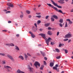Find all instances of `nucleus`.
Instances as JSON below:
<instances>
[{"mask_svg":"<svg viewBox=\"0 0 73 73\" xmlns=\"http://www.w3.org/2000/svg\"><path fill=\"white\" fill-rule=\"evenodd\" d=\"M4 68L7 69V72H10L13 69L10 66H4Z\"/></svg>","mask_w":73,"mask_h":73,"instance_id":"obj_1","label":"nucleus"},{"mask_svg":"<svg viewBox=\"0 0 73 73\" xmlns=\"http://www.w3.org/2000/svg\"><path fill=\"white\" fill-rule=\"evenodd\" d=\"M72 37V35L70 32L68 33L67 34L65 35V38H70Z\"/></svg>","mask_w":73,"mask_h":73,"instance_id":"obj_2","label":"nucleus"},{"mask_svg":"<svg viewBox=\"0 0 73 73\" xmlns=\"http://www.w3.org/2000/svg\"><path fill=\"white\" fill-rule=\"evenodd\" d=\"M34 65L36 66V68H38L37 66H38L39 67L40 66V64L38 62L36 61L35 62V63L34 64Z\"/></svg>","mask_w":73,"mask_h":73,"instance_id":"obj_3","label":"nucleus"},{"mask_svg":"<svg viewBox=\"0 0 73 73\" xmlns=\"http://www.w3.org/2000/svg\"><path fill=\"white\" fill-rule=\"evenodd\" d=\"M51 2H52V3L54 4V5L55 6H56L58 8H62V7L60 6H59L57 5V3H56L54 2L53 1V0H51Z\"/></svg>","mask_w":73,"mask_h":73,"instance_id":"obj_4","label":"nucleus"},{"mask_svg":"<svg viewBox=\"0 0 73 73\" xmlns=\"http://www.w3.org/2000/svg\"><path fill=\"white\" fill-rule=\"evenodd\" d=\"M39 36H41L42 38H44V40H45V41H46V36H46V35L45 34H44L43 33H41V34H39Z\"/></svg>","mask_w":73,"mask_h":73,"instance_id":"obj_5","label":"nucleus"},{"mask_svg":"<svg viewBox=\"0 0 73 73\" xmlns=\"http://www.w3.org/2000/svg\"><path fill=\"white\" fill-rule=\"evenodd\" d=\"M7 57H8V58H9L11 61H14V59L11 56V55H9V54H7Z\"/></svg>","mask_w":73,"mask_h":73,"instance_id":"obj_6","label":"nucleus"},{"mask_svg":"<svg viewBox=\"0 0 73 73\" xmlns=\"http://www.w3.org/2000/svg\"><path fill=\"white\" fill-rule=\"evenodd\" d=\"M47 4L48 5L49 7H52L53 9H55L56 11H58V10L57 9V8L54 7L52 5L50 4L47 3Z\"/></svg>","mask_w":73,"mask_h":73,"instance_id":"obj_7","label":"nucleus"},{"mask_svg":"<svg viewBox=\"0 0 73 73\" xmlns=\"http://www.w3.org/2000/svg\"><path fill=\"white\" fill-rule=\"evenodd\" d=\"M47 34L48 35H49V36H52V35H53V33L50 31H48L47 32Z\"/></svg>","mask_w":73,"mask_h":73,"instance_id":"obj_8","label":"nucleus"},{"mask_svg":"<svg viewBox=\"0 0 73 73\" xmlns=\"http://www.w3.org/2000/svg\"><path fill=\"white\" fill-rule=\"evenodd\" d=\"M7 5L8 6H9L11 8H13L14 7V5H13V4L11 3H9L7 4Z\"/></svg>","mask_w":73,"mask_h":73,"instance_id":"obj_9","label":"nucleus"},{"mask_svg":"<svg viewBox=\"0 0 73 73\" xmlns=\"http://www.w3.org/2000/svg\"><path fill=\"white\" fill-rule=\"evenodd\" d=\"M50 40H52V38H48V40L46 41V43L47 44V45H49V41H50Z\"/></svg>","mask_w":73,"mask_h":73,"instance_id":"obj_10","label":"nucleus"},{"mask_svg":"<svg viewBox=\"0 0 73 73\" xmlns=\"http://www.w3.org/2000/svg\"><path fill=\"white\" fill-rule=\"evenodd\" d=\"M29 33H30V34H31V37H32L33 38H34V37H36V36L33 34V33H32L31 32V31H29Z\"/></svg>","mask_w":73,"mask_h":73,"instance_id":"obj_11","label":"nucleus"},{"mask_svg":"<svg viewBox=\"0 0 73 73\" xmlns=\"http://www.w3.org/2000/svg\"><path fill=\"white\" fill-rule=\"evenodd\" d=\"M29 69L30 71L31 72H33V68L30 67H29Z\"/></svg>","mask_w":73,"mask_h":73,"instance_id":"obj_12","label":"nucleus"},{"mask_svg":"<svg viewBox=\"0 0 73 73\" xmlns=\"http://www.w3.org/2000/svg\"><path fill=\"white\" fill-rule=\"evenodd\" d=\"M40 53L43 56V57H44L45 56V53L44 52H43L42 51H40Z\"/></svg>","mask_w":73,"mask_h":73,"instance_id":"obj_13","label":"nucleus"},{"mask_svg":"<svg viewBox=\"0 0 73 73\" xmlns=\"http://www.w3.org/2000/svg\"><path fill=\"white\" fill-rule=\"evenodd\" d=\"M54 65V63L53 62H50V67H52Z\"/></svg>","mask_w":73,"mask_h":73,"instance_id":"obj_14","label":"nucleus"},{"mask_svg":"<svg viewBox=\"0 0 73 73\" xmlns=\"http://www.w3.org/2000/svg\"><path fill=\"white\" fill-rule=\"evenodd\" d=\"M19 57L21 59V60H24V57H23V56L20 55L19 56Z\"/></svg>","mask_w":73,"mask_h":73,"instance_id":"obj_15","label":"nucleus"},{"mask_svg":"<svg viewBox=\"0 0 73 73\" xmlns=\"http://www.w3.org/2000/svg\"><path fill=\"white\" fill-rule=\"evenodd\" d=\"M66 21H69V23L70 24H72V22L70 21V20L69 19H66Z\"/></svg>","mask_w":73,"mask_h":73,"instance_id":"obj_16","label":"nucleus"},{"mask_svg":"<svg viewBox=\"0 0 73 73\" xmlns=\"http://www.w3.org/2000/svg\"><path fill=\"white\" fill-rule=\"evenodd\" d=\"M15 49H16V50H20L19 47L16 46H15Z\"/></svg>","mask_w":73,"mask_h":73,"instance_id":"obj_17","label":"nucleus"},{"mask_svg":"<svg viewBox=\"0 0 73 73\" xmlns=\"http://www.w3.org/2000/svg\"><path fill=\"white\" fill-rule=\"evenodd\" d=\"M57 9L58 10H56V11H57V12H60V13H62V11L61 10H58V9L57 8Z\"/></svg>","mask_w":73,"mask_h":73,"instance_id":"obj_18","label":"nucleus"},{"mask_svg":"<svg viewBox=\"0 0 73 73\" xmlns=\"http://www.w3.org/2000/svg\"><path fill=\"white\" fill-rule=\"evenodd\" d=\"M53 17H54V19H58V17H57V16L56 15H53Z\"/></svg>","mask_w":73,"mask_h":73,"instance_id":"obj_19","label":"nucleus"},{"mask_svg":"<svg viewBox=\"0 0 73 73\" xmlns=\"http://www.w3.org/2000/svg\"><path fill=\"white\" fill-rule=\"evenodd\" d=\"M59 22L61 23H63V19H60L59 21Z\"/></svg>","mask_w":73,"mask_h":73,"instance_id":"obj_20","label":"nucleus"},{"mask_svg":"<svg viewBox=\"0 0 73 73\" xmlns=\"http://www.w3.org/2000/svg\"><path fill=\"white\" fill-rule=\"evenodd\" d=\"M0 55H1V56H5V54L4 53H0Z\"/></svg>","mask_w":73,"mask_h":73,"instance_id":"obj_21","label":"nucleus"},{"mask_svg":"<svg viewBox=\"0 0 73 73\" xmlns=\"http://www.w3.org/2000/svg\"><path fill=\"white\" fill-rule=\"evenodd\" d=\"M37 23L38 25L39 24H40V23H41V21L40 20L38 21L37 22Z\"/></svg>","mask_w":73,"mask_h":73,"instance_id":"obj_22","label":"nucleus"},{"mask_svg":"<svg viewBox=\"0 0 73 73\" xmlns=\"http://www.w3.org/2000/svg\"><path fill=\"white\" fill-rule=\"evenodd\" d=\"M25 58H26V60H27V58H28V56H27V54H25Z\"/></svg>","mask_w":73,"mask_h":73,"instance_id":"obj_23","label":"nucleus"},{"mask_svg":"<svg viewBox=\"0 0 73 73\" xmlns=\"http://www.w3.org/2000/svg\"><path fill=\"white\" fill-rule=\"evenodd\" d=\"M10 46H15L14 44L12 43L10 44Z\"/></svg>","mask_w":73,"mask_h":73,"instance_id":"obj_24","label":"nucleus"},{"mask_svg":"<svg viewBox=\"0 0 73 73\" xmlns=\"http://www.w3.org/2000/svg\"><path fill=\"white\" fill-rule=\"evenodd\" d=\"M55 50L57 52H58V53L60 52V50L56 48L55 49Z\"/></svg>","mask_w":73,"mask_h":73,"instance_id":"obj_25","label":"nucleus"},{"mask_svg":"<svg viewBox=\"0 0 73 73\" xmlns=\"http://www.w3.org/2000/svg\"><path fill=\"white\" fill-rule=\"evenodd\" d=\"M6 46H9V47H10V44H6Z\"/></svg>","mask_w":73,"mask_h":73,"instance_id":"obj_26","label":"nucleus"},{"mask_svg":"<svg viewBox=\"0 0 73 73\" xmlns=\"http://www.w3.org/2000/svg\"><path fill=\"white\" fill-rule=\"evenodd\" d=\"M21 71L19 69H18V70H17V72L18 73H20Z\"/></svg>","mask_w":73,"mask_h":73,"instance_id":"obj_27","label":"nucleus"},{"mask_svg":"<svg viewBox=\"0 0 73 73\" xmlns=\"http://www.w3.org/2000/svg\"><path fill=\"white\" fill-rule=\"evenodd\" d=\"M36 17H38V18H40L41 17V15H37L36 16Z\"/></svg>","mask_w":73,"mask_h":73,"instance_id":"obj_28","label":"nucleus"},{"mask_svg":"<svg viewBox=\"0 0 73 73\" xmlns=\"http://www.w3.org/2000/svg\"><path fill=\"white\" fill-rule=\"evenodd\" d=\"M50 25V23H47L46 24V27H48Z\"/></svg>","mask_w":73,"mask_h":73,"instance_id":"obj_29","label":"nucleus"},{"mask_svg":"<svg viewBox=\"0 0 73 73\" xmlns=\"http://www.w3.org/2000/svg\"><path fill=\"white\" fill-rule=\"evenodd\" d=\"M53 69H55V70H57V67H56V66L53 67Z\"/></svg>","mask_w":73,"mask_h":73,"instance_id":"obj_30","label":"nucleus"},{"mask_svg":"<svg viewBox=\"0 0 73 73\" xmlns=\"http://www.w3.org/2000/svg\"><path fill=\"white\" fill-rule=\"evenodd\" d=\"M51 19V21H54V18H53V17H52Z\"/></svg>","mask_w":73,"mask_h":73,"instance_id":"obj_31","label":"nucleus"},{"mask_svg":"<svg viewBox=\"0 0 73 73\" xmlns=\"http://www.w3.org/2000/svg\"><path fill=\"white\" fill-rule=\"evenodd\" d=\"M63 40L64 41H66L68 40V38L64 39Z\"/></svg>","mask_w":73,"mask_h":73,"instance_id":"obj_32","label":"nucleus"},{"mask_svg":"<svg viewBox=\"0 0 73 73\" xmlns=\"http://www.w3.org/2000/svg\"><path fill=\"white\" fill-rule=\"evenodd\" d=\"M26 13L27 14H29L30 13V11H27Z\"/></svg>","mask_w":73,"mask_h":73,"instance_id":"obj_33","label":"nucleus"},{"mask_svg":"<svg viewBox=\"0 0 73 73\" xmlns=\"http://www.w3.org/2000/svg\"><path fill=\"white\" fill-rule=\"evenodd\" d=\"M60 58H61V56H57L56 57V58L57 59H60Z\"/></svg>","mask_w":73,"mask_h":73,"instance_id":"obj_34","label":"nucleus"},{"mask_svg":"<svg viewBox=\"0 0 73 73\" xmlns=\"http://www.w3.org/2000/svg\"><path fill=\"white\" fill-rule=\"evenodd\" d=\"M43 67H44V66L43 65H42V67L40 68V69L41 70H43Z\"/></svg>","mask_w":73,"mask_h":73,"instance_id":"obj_35","label":"nucleus"},{"mask_svg":"<svg viewBox=\"0 0 73 73\" xmlns=\"http://www.w3.org/2000/svg\"><path fill=\"white\" fill-rule=\"evenodd\" d=\"M65 53H68V50H65Z\"/></svg>","mask_w":73,"mask_h":73,"instance_id":"obj_36","label":"nucleus"},{"mask_svg":"<svg viewBox=\"0 0 73 73\" xmlns=\"http://www.w3.org/2000/svg\"><path fill=\"white\" fill-rule=\"evenodd\" d=\"M27 56H31L30 54L28 53H27Z\"/></svg>","mask_w":73,"mask_h":73,"instance_id":"obj_37","label":"nucleus"},{"mask_svg":"<svg viewBox=\"0 0 73 73\" xmlns=\"http://www.w3.org/2000/svg\"><path fill=\"white\" fill-rule=\"evenodd\" d=\"M2 62L3 64H6L5 61V60L3 61Z\"/></svg>","mask_w":73,"mask_h":73,"instance_id":"obj_38","label":"nucleus"},{"mask_svg":"<svg viewBox=\"0 0 73 73\" xmlns=\"http://www.w3.org/2000/svg\"><path fill=\"white\" fill-rule=\"evenodd\" d=\"M44 65H46V62L45 61H44Z\"/></svg>","mask_w":73,"mask_h":73,"instance_id":"obj_39","label":"nucleus"},{"mask_svg":"<svg viewBox=\"0 0 73 73\" xmlns=\"http://www.w3.org/2000/svg\"><path fill=\"white\" fill-rule=\"evenodd\" d=\"M67 26H68V25H67V22H66V23L65 28H66V27H67Z\"/></svg>","mask_w":73,"mask_h":73,"instance_id":"obj_40","label":"nucleus"},{"mask_svg":"<svg viewBox=\"0 0 73 73\" xmlns=\"http://www.w3.org/2000/svg\"><path fill=\"white\" fill-rule=\"evenodd\" d=\"M20 17L21 18H23V14L21 15Z\"/></svg>","mask_w":73,"mask_h":73,"instance_id":"obj_41","label":"nucleus"},{"mask_svg":"<svg viewBox=\"0 0 73 73\" xmlns=\"http://www.w3.org/2000/svg\"><path fill=\"white\" fill-rule=\"evenodd\" d=\"M34 25L36 27V28H37V24H36V23H35L34 24Z\"/></svg>","mask_w":73,"mask_h":73,"instance_id":"obj_42","label":"nucleus"},{"mask_svg":"<svg viewBox=\"0 0 73 73\" xmlns=\"http://www.w3.org/2000/svg\"><path fill=\"white\" fill-rule=\"evenodd\" d=\"M48 30H50L52 29V28L50 27H49L48 28Z\"/></svg>","mask_w":73,"mask_h":73,"instance_id":"obj_43","label":"nucleus"},{"mask_svg":"<svg viewBox=\"0 0 73 73\" xmlns=\"http://www.w3.org/2000/svg\"><path fill=\"white\" fill-rule=\"evenodd\" d=\"M59 25L60 27H62V25L61 23H60Z\"/></svg>","mask_w":73,"mask_h":73,"instance_id":"obj_44","label":"nucleus"},{"mask_svg":"<svg viewBox=\"0 0 73 73\" xmlns=\"http://www.w3.org/2000/svg\"><path fill=\"white\" fill-rule=\"evenodd\" d=\"M36 15H41V13H36Z\"/></svg>","mask_w":73,"mask_h":73,"instance_id":"obj_45","label":"nucleus"},{"mask_svg":"<svg viewBox=\"0 0 73 73\" xmlns=\"http://www.w3.org/2000/svg\"><path fill=\"white\" fill-rule=\"evenodd\" d=\"M62 46V44H60L59 45V47H61Z\"/></svg>","mask_w":73,"mask_h":73,"instance_id":"obj_46","label":"nucleus"},{"mask_svg":"<svg viewBox=\"0 0 73 73\" xmlns=\"http://www.w3.org/2000/svg\"><path fill=\"white\" fill-rule=\"evenodd\" d=\"M11 13V11H7L6 12V13Z\"/></svg>","mask_w":73,"mask_h":73,"instance_id":"obj_47","label":"nucleus"},{"mask_svg":"<svg viewBox=\"0 0 73 73\" xmlns=\"http://www.w3.org/2000/svg\"><path fill=\"white\" fill-rule=\"evenodd\" d=\"M7 31L6 30H4L2 31V32H6Z\"/></svg>","mask_w":73,"mask_h":73,"instance_id":"obj_48","label":"nucleus"},{"mask_svg":"<svg viewBox=\"0 0 73 73\" xmlns=\"http://www.w3.org/2000/svg\"><path fill=\"white\" fill-rule=\"evenodd\" d=\"M7 10H9L8 9V8H9V9H11V7H10L9 6H8L7 8Z\"/></svg>","mask_w":73,"mask_h":73,"instance_id":"obj_49","label":"nucleus"},{"mask_svg":"<svg viewBox=\"0 0 73 73\" xmlns=\"http://www.w3.org/2000/svg\"><path fill=\"white\" fill-rule=\"evenodd\" d=\"M64 3H65V2L63 1L61 2V4H63Z\"/></svg>","mask_w":73,"mask_h":73,"instance_id":"obj_50","label":"nucleus"},{"mask_svg":"<svg viewBox=\"0 0 73 73\" xmlns=\"http://www.w3.org/2000/svg\"><path fill=\"white\" fill-rule=\"evenodd\" d=\"M59 33H60L59 32H58L57 33V36H58V35H59Z\"/></svg>","mask_w":73,"mask_h":73,"instance_id":"obj_51","label":"nucleus"},{"mask_svg":"<svg viewBox=\"0 0 73 73\" xmlns=\"http://www.w3.org/2000/svg\"><path fill=\"white\" fill-rule=\"evenodd\" d=\"M49 17V16H46V19H48V18Z\"/></svg>","mask_w":73,"mask_h":73,"instance_id":"obj_52","label":"nucleus"},{"mask_svg":"<svg viewBox=\"0 0 73 73\" xmlns=\"http://www.w3.org/2000/svg\"><path fill=\"white\" fill-rule=\"evenodd\" d=\"M32 17V16L31 15H29V18H31Z\"/></svg>","mask_w":73,"mask_h":73,"instance_id":"obj_53","label":"nucleus"},{"mask_svg":"<svg viewBox=\"0 0 73 73\" xmlns=\"http://www.w3.org/2000/svg\"><path fill=\"white\" fill-rule=\"evenodd\" d=\"M55 66L56 67V68H57V67H58V66H58V65L57 64H56L55 65Z\"/></svg>","mask_w":73,"mask_h":73,"instance_id":"obj_54","label":"nucleus"},{"mask_svg":"<svg viewBox=\"0 0 73 73\" xmlns=\"http://www.w3.org/2000/svg\"><path fill=\"white\" fill-rule=\"evenodd\" d=\"M16 36H17V37H19V34H17V35H16Z\"/></svg>","mask_w":73,"mask_h":73,"instance_id":"obj_55","label":"nucleus"},{"mask_svg":"<svg viewBox=\"0 0 73 73\" xmlns=\"http://www.w3.org/2000/svg\"><path fill=\"white\" fill-rule=\"evenodd\" d=\"M12 23V22L11 21H8V23Z\"/></svg>","mask_w":73,"mask_h":73,"instance_id":"obj_56","label":"nucleus"},{"mask_svg":"<svg viewBox=\"0 0 73 73\" xmlns=\"http://www.w3.org/2000/svg\"><path fill=\"white\" fill-rule=\"evenodd\" d=\"M51 45H53V44H54V42H51Z\"/></svg>","mask_w":73,"mask_h":73,"instance_id":"obj_57","label":"nucleus"},{"mask_svg":"<svg viewBox=\"0 0 73 73\" xmlns=\"http://www.w3.org/2000/svg\"><path fill=\"white\" fill-rule=\"evenodd\" d=\"M39 31H42L43 30H42V29H39Z\"/></svg>","mask_w":73,"mask_h":73,"instance_id":"obj_58","label":"nucleus"},{"mask_svg":"<svg viewBox=\"0 0 73 73\" xmlns=\"http://www.w3.org/2000/svg\"><path fill=\"white\" fill-rule=\"evenodd\" d=\"M71 41V40H69L68 41V42H70Z\"/></svg>","mask_w":73,"mask_h":73,"instance_id":"obj_59","label":"nucleus"},{"mask_svg":"<svg viewBox=\"0 0 73 73\" xmlns=\"http://www.w3.org/2000/svg\"><path fill=\"white\" fill-rule=\"evenodd\" d=\"M3 11H4L5 12H6L7 11V10L5 9L3 10Z\"/></svg>","mask_w":73,"mask_h":73,"instance_id":"obj_60","label":"nucleus"},{"mask_svg":"<svg viewBox=\"0 0 73 73\" xmlns=\"http://www.w3.org/2000/svg\"><path fill=\"white\" fill-rule=\"evenodd\" d=\"M71 12H73V9H72L70 11Z\"/></svg>","mask_w":73,"mask_h":73,"instance_id":"obj_61","label":"nucleus"},{"mask_svg":"<svg viewBox=\"0 0 73 73\" xmlns=\"http://www.w3.org/2000/svg\"><path fill=\"white\" fill-rule=\"evenodd\" d=\"M30 64L31 65V66H32V64L31 63H30Z\"/></svg>","mask_w":73,"mask_h":73,"instance_id":"obj_62","label":"nucleus"},{"mask_svg":"<svg viewBox=\"0 0 73 73\" xmlns=\"http://www.w3.org/2000/svg\"><path fill=\"white\" fill-rule=\"evenodd\" d=\"M38 46H41V44H39L38 45Z\"/></svg>","mask_w":73,"mask_h":73,"instance_id":"obj_63","label":"nucleus"},{"mask_svg":"<svg viewBox=\"0 0 73 73\" xmlns=\"http://www.w3.org/2000/svg\"><path fill=\"white\" fill-rule=\"evenodd\" d=\"M71 3H72V4H73V0H72V1Z\"/></svg>","mask_w":73,"mask_h":73,"instance_id":"obj_64","label":"nucleus"}]
</instances>
